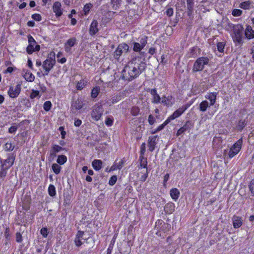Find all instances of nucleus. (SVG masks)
<instances>
[{
	"label": "nucleus",
	"mask_w": 254,
	"mask_h": 254,
	"mask_svg": "<svg viewBox=\"0 0 254 254\" xmlns=\"http://www.w3.org/2000/svg\"><path fill=\"white\" fill-rule=\"evenodd\" d=\"M146 68V64L141 61L139 56L133 55L130 61L122 71L123 78L127 80H132L138 76Z\"/></svg>",
	"instance_id": "1"
},
{
	"label": "nucleus",
	"mask_w": 254,
	"mask_h": 254,
	"mask_svg": "<svg viewBox=\"0 0 254 254\" xmlns=\"http://www.w3.org/2000/svg\"><path fill=\"white\" fill-rule=\"evenodd\" d=\"M230 27L232 30L231 37L234 43L238 45H242L243 43V35L244 28L243 25L240 24H231Z\"/></svg>",
	"instance_id": "2"
},
{
	"label": "nucleus",
	"mask_w": 254,
	"mask_h": 254,
	"mask_svg": "<svg viewBox=\"0 0 254 254\" xmlns=\"http://www.w3.org/2000/svg\"><path fill=\"white\" fill-rule=\"evenodd\" d=\"M209 62V59L206 57L198 58L193 64L192 70L195 72L202 70L205 65L208 64Z\"/></svg>",
	"instance_id": "3"
},
{
	"label": "nucleus",
	"mask_w": 254,
	"mask_h": 254,
	"mask_svg": "<svg viewBox=\"0 0 254 254\" xmlns=\"http://www.w3.org/2000/svg\"><path fill=\"white\" fill-rule=\"evenodd\" d=\"M243 144V138L238 140L230 148L228 153L230 158H232L240 151Z\"/></svg>",
	"instance_id": "4"
},
{
	"label": "nucleus",
	"mask_w": 254,
	"mask_h": 254,
	"mask_svg": "<svg viewBox=\"0 0 254 254\" xmlns=\"http://www.w3.org/2000/svg\"><path fill=\"white\" fill-rule=\"evenodd\" d=\"M104 112V109L101 105L96 104L93 108L91 113L92 118L95 121H98L101 118Z\"/></svg>",
	"instance_id": "5"
},
{
	"label": "nucleus",
	"mask_w": 254,
	"mask_h": 254,
	"mask_svg": "<svg viewBox=\"0 0 254 254\" xmlns=\"http://www.w3.org/2000/svg\"><path fill=\"white\" fill-rule=\"evenodd\" d=\"M129 50V46L126 43L120 44L115 51L114 52V56L115 59L119 60L120 56L123 53H127Z\"/></svg>",
	"instance_id": "6"
},
{
	"label": "nucleus",
	"mask_w": 254,
	"mask_h": 254,
	"mask_svg": "<svg viewBox=\"0 0 254 254\" xmlns=\"http://www.w3.org/2000/svg\"><path fill=\"white\" fill-rule=\"evenodd\" d=\"M56 63L55 59L52 58H48L46 60L43 64V68L45 69V72L43 75H47L49 74V71L53 67L54 65Z\"/></svg>",
	"instance_id": "7"
},
{
	"label": "nucleus",
	"mask_w": 254,
	"mask_h": 254,
	"mask_svg": "<svg viewBox=\"0 0 254 254\" xmlns=\"http://www.w3.org/2000/svg\"><path fill=\"white\" fill-rule=\"evenodd\" d=\"M21 92V85L17 84L15 87L10 86L8 90V94L10 98H15L18 96Z\"/></svg>",
	"instance_id": "8"
},
{
	"label": "nucleus",
	"mask_w": 254,
	"mask_h": 254,
	"mask_svg": "<svg viewBox=\"0 0 254 254\" xmlns=\"http://www.w3.org/2000/svg\"><path fill=\"white\" fill-rule=\"evenodd\" d=\"M188 108L187 106H183L176 111L167 119L170 122L180 116Z\"/></svg>",
	"instance_id": "9"
},
{
	"label": "nucleus",
	"mask_w": 254,
	"mask_h": 254,
	"mask_svg": "<svg viewBox=\"0 0 254 254\" xmlns=\"http://www.w3.org/2000/svg\"><path fill=\"white\" fill-rule=\"evenodd\" d=\"M158 140V136L157 135L149 137L148 145L150 151L152 152L154 150Z\"/></svg>",
	"instance_id": "10"
},
{
	"label": "nucleus",
	"mask_w": 254,
	"mask_h": 254,
	"mask_svg": "<svg viewBox=\"0 0 254 254\" xmlns=\"http://www.w3.org/2000/svg\"><path fill=\"white\" fill-rule=\"evenodd\" d=\"M193 126V124L190 121H187L184 126L181 127L177 131L176 135L177 136L182 134L185 131L189 130Z\"/></svg>",
	"instance_id": "11"
},
{
	"label": "nucleus",
	"mask_w": 254,
	"mask_h": 254,
	"mask_svg": "<svg viewBox=\"0 0 254 254\" xmlns=\"http://www.w3.org/2000/svg\"><path fill=\"white\" fill-rule=\"evenodd\" d=\"M84 235V232L82 231H78L75 236V238L74 239V243L75 245L77 247H80L82 245L83 243L82 242V240H86V239H85L83 237V236Z\"/></svg>",
	"instance_id": "12"
},
{
	"label": "nucleus",
	"mask_w": 254,
	"mask_h": 254,
	"mask_svg": "<svg viewBox=\"0 0 254 254\" xmlns=\"http://www.w3.org/2000/svg\"><path fill=\"white\" fill-rule=\"evenodd\" d=\"M76 43V39L73 37L69 39L64 44L65 51L67 53H70L71 47H73Z\"/></svg>",
	"instance_id": "13"
},
{
	"label": "nucleus",
	"mask_w": 254,
	"mask_h": 254,
	"mask_svg": "<svg viewBox=\"0 0 254 254\" xmlns=\"http://www.w3.org/2000/svg\"><path fill=\"white\" fill-rule=\"evenodd\" d=\"M245 37L248 40H251L254 38V30L250 25H247L244 31Z\"/></svg>",
	"instance_id": "14"
},
{
	"label": "nucleus",
	"mask_w": 254,
	"mask_h": 254,
	"mask_svg": "<svg viewBox=\"0 0 254 254\" xmlns=\"http://www.w3.org/2000/svg\"><path fill=\"white\" fill-rule=\"evenodd\" d=\"M233 225L235 229H238L243 225V218L241 216L234 215L232 217Z\"/></svg>",
	"instance_id": "15"
},
{
	"label": "nucleus",
	"mask_w": 254,
	"mask_h": 254,
	"mask_svg": "<svg viewBox=\"0 0 254 254\" xmlns=\"http://www.w3.org/2000/svg\"><path fill=\"white\" fill-rule=\"evenodd\" d=\"M14 159L15 158L14 157L12 156H8L2 163L1 167L8 170L13 165Z\"/></svg>",
	"instance_id": "16"
},
{
	"label": "nucleus",
	"mask_w": 254,
	"mask_h": 254,
	"mask_svg": "<svg viewBox=\"0 0 254 254\" xmlns=\"http://www.w3.org/2000/svg\"><path fill=\"white\" fill-rule=\"evenodd\" d=\"M98 24L97 20H93L92 21L89 28V33L91 35H94L98 32Z\"/></svg>",
	"instance_id": "17"
},
{
	"label": "nucleus",
	"mask_w": 254,
	"mask_h": 254,
	"mask_svg": "<svg viewBox=\"0 0 254 254\" xmlns=\"http://www.w3.org/2000/svg\"><path fill=\"white\" fill-rule=\"evenodd\" d=\"M40 46L36 44H29L26 48V52L29 54H32L34 52L39 51Z\"/></svg>",
	"instance_id": "18"
},
{
	"label": "nucleus",
	"mask_w": 254,
	"mask_h": 254,
	"mask_svg": "<svg viewBox=\"0 0 254 254\" xmlns=\"http://www.w3.org/2000/svg\"><path fill=\"white\" fill-rule=\"evenodd\" d=\"M61 4L59 1H56L53 5V9L54 12L55 13L56 15L58 17L61 16L63 14V12L61 9Z\"/></svg>",
	"instance_id": "19"
},
{
	"label": "nucleus",
	"mask_w": 254,
	"mask_h": 254,
	"mask_svg": "<svg viewBox=\"0 0 254 254\" xmlns=\"http://www.w3.org/2000/svg\"><path fill=\"white\" fill-rule=\"evenodd\" d=\"M174 102V100L173 99V98L171 96H164L161 98V100L160 103L162 104L167 106H172Z\"/></svg>",
	"instance_id": "20"
},
{
	"label": "nucleus",
	"mask_w": 254,
	"mask_h": 254,
	"mask_svg": "<svg viewBox=\"0 0 254 254\" xmlns=\"http://www.w3.org/2000/svg\"><path fill=\"white\" fill-rule=\"evenodd\" d=\"M150 94L153 96L152 102L155 104L160 103L161 98L160 96L157 94L156 89H152L150 91Z\"/></svg>",
	"instance_id": "21"
},
{
	"label": "nucleus",
	"mask_w": 254,
	"mask_h": 254,
	"mask_svg": "<svg viewBox=\"0 0 254 254\" xmlns=\"http://www.w3.org/2000/svg\"><path fill=\"white\" fill-rule=\"evenodd\" d=\"M170 194L171 198L176 201L180 196V192L177 188H172L170 190Z\"/></svg>",
	"instance_id": "22"
},
{
	"label": "nucleus",
	"mask_w": 254,
	"mask_h": 254,
	"mask_svg": "<svg viewBox=\"0 0 254 254\" xmlns=\"http://www.w3.org/2000/svg\"><path fill=\"white\" fill-rule=\"evenodd\" d=\"M175 205L173 202L167 203L164 207V211L168 214H172L175 210Z\"/></svg>",
	"instance_id": "23"
},
{
	"label": "nucleus",
	"mask_w": 254,
	"mask_h": 254,
	"mask_svg": "<svg viewBox=\"0 0 254 254\" xmlns=\"http://www.w3.org/2000/svg\"><path fill=\"white\" fill-rule=\"evenodd\" d=\"M121 100V96L120 95H116L112 97L111 99L107 101V103L109 106L115 104Z\"/></svg>",
	"instance_id": "24"
},
{
	"label": "nucleus",
	"mask_w": 254,
	"mask_h": 254,
	"mask_svg": "<svg viewBox=\"0 0 254 254\" xmlns=\"http://www.w3.org/2000/svg\"><path fill=\"white\" fill-rule=\"evenodd\" d=\"M217 93L215 92L208 93L205 98L210 101V105H213L215 102Z\"/></svg>",
	"instance_id": "25"
},
{
	"label": "nucleus",
	"mask_w": 254,
	"mask_h": 254,
	"mask_svg": "<svg viewBox=\"0 0 254 254\" xmlns=\"http://www.w3.org/2000/svg\"><path fill=\"white\" fill-rule=\"evenodd\" d=\"M239 7L244 10L250 9L252 7V2L249 0L242 2Z\"/></svg>",
	"instance_id": "26"
},
{
	"label": "nucleus",
	"mask_w": 254,
	"mask_h": 254,
	"mask_svg": "<svg viewBox=\"0 0 254 254\" xmlns=\"http://www.w3.org/2000/svg\"><path fill=\"white\" fill-rule=\"evenodd\" d=\"M103 162L100 160H94L92 163V166L94 170L99 171L102 168Z\"/></svg>",
	"instance_id": "27"
},
{
	"label": "nucleus",
	"mask_w": 254,
	"mask_h": 254,
	"mask_svg": "<svg viewBox=\"0 0 254 254\" xmlns=\"http://www.w3.org/2000/svg\"><path fill=\"white\" fill-rule=\"evenodd\" d=\"M133 50L135 52H138L140 56L143 55L144 52H141V50L143 49V47L141 46L140 43L137 42H134L133 43Z\"/></svg>",
	"instance_id": "28"
},
{
	"label": "nucleus",
	"mask_w": 254,
	"mask_h": 254,
	"mask_svg": "<svg viewBox=\"0 0 254 254\" xmlns=\"http://www.w3.org/2000/svg\"><path fill=\"white\" fill-rule=\"evenodd\" d=\"M247 122L246 120H240L237 124V129L240 131L242 130L246 126Z\"/></svg>",
	"instance_id": "29"
},
{
	"label": "nucleus",
	"mask_w": 254,
	"mask_h": 254,
	"mask_svg": "<svg viewBox=\"0 0 254 254\" xmlns=\"http://www.w3.org/2000/svg\"><path fill=\"white\" fill-rule=\"evenodd\" d=\"M208 107L209 104L208 101L204 100L200 103L199 109L201 112H204L207 110V109Z\"/></svg>",
	"instance_id": "30"
},
{
	"label": "nucleus",
	"mask_w": 254,
	"mask_h": 254,
	"mask_svg": "<svg viewBox=\"0 0 254 254\" xmlns=\"http://www.w3.org/2000/svg\"><path fill=\"white\" fill-rule=\"evenodd\" d=\"M139 165L141 168L147 169V159L144 157V156H139Z\"/></svg>",
	"instance_id": "31"
},
{
	"label": "nucleus",
	"mask_w": 254,
	"mask_h": 254,
	"mask_svg": "<svg viewBox=\"0 0 254 254\" xmlns=\"http://www.w3.org/2000/svg\"><path fill=\"white\" fill-rule=\"evenodd\" d=\"M121 2L122 0H111V3L112 5L113 8L115 10L119 9Z\"/></svg>",
	"instance_id": "32"
},
{
	"label": "nucleus",
	"mask_w": 254,
	"mask_h": 254,
	"mask_svg": "<svg viewBox=\"0 0 254 254\" xmlns=\"http://www.w3.org/2000/svg\"><path fill=\"white\" fill-rule=\"evenodd\" d=\"M67 161V158L65 155H59L57 160V162L60 165L64 164Z\"/></svg>",
	"instance_id": "33"
},
{
	"label": "nucleus",
	"mask_w": 254,
	"mask_h": 254,
	"mask_svg": "<svg viewBox=\"0 0 254 254\" xmlns=\"http://www.w3.org/2000/svg\"><path fill=\"white\" fill-rule=\"evenodd\" d=\"M124 162L123 160H121L118 163L114 165L111 167V169L112 170H115L117 169H121L124 166Z\"/></svg>",
	"instance_id": "34"
},
{
	"label": "nucleus",
	"mask_w": 254,
	"mask_h": 254,
	"mask_svg": "<svg viewBox=\"0 0 254 254\" xmlns=\"http://www.w3.org/2000/svg\"><path fill=\"white\" fill-rule=\"evenodd\" d=\"M48 193L51 196H54L56 194V189L54 185H50L48 188Z\"/></svg>",
	"instance_id": "35"
},
{
	"label": "nucleus",
	"mask_w": 254,
	"mask_h": 254,
	"mask_svg": "<svg viewBox=\"0 0 254 254\" xmlns=\"http://www.w3.org/2000/svg\"><path fill=\"white\" fill-rule=\"evenodd\" d=\"M40 97H41V95H40V93H39V91L35 90L34 89H32L31 90V92L30 95V98L31 99H33L37 97L39 98Z\"/></svg>",
	"instance_id": "36"
},
{
	"label": "nucleus",
	"mask_w": 254,
	"mask_h": 254,
	"mask_svg": "<svg viewBox=\"0 0 254 254\" xmlns=\"http://www.w3.org/2000/svg\"><path fill=\"white\" fill-rule=\"evenodd\" d=\"M215 52L217 55L219 57L221 56V54L222 53V43L219 42L217 44V50L215 49Z\"/></svg>",
	"instance_id": "37"
},
{
	"label": "nucleus",
	"mask_w": 254,
	"mask_h": 254,
	"mask_svg": "<svg viewBox=\"0 0 254 254\" xmlns=\"http://www.w3.org/2000/svg\"><path fill=\"white\" fill-rule=\"evenodd\" d=\"M86 83L87 82L84 80H80L77 84V89L79 90L82 89L86 86Z\"/></svg>",
	"instance_id": "38"
},
{
	"label": "nucleus",
	"mask_w": 254,
	"mask_h": 254,
	"mask_svg": "<svg viewBox=\"0 0 254 254\" xmlns=\"http://www.w3.org/2000/svg\"><path fill=\"white\" fill-rule=\"evenodd\" d=\"M100 92V88L98 86H96L94 87L91 92V97L93 98H95L97 97Z\"/></svg>",
	"instance_id": "39"
},
{
	"label": "nucleus",
	"mask_w": 254,
	"mask_h": 254,
	"mask_svg": "<svg viewBox=\"0 0 254 254\" xmlns=\"http://www.w3.org/2000/svg\"><path fill=\"white\" fill-rule=\"evenodd\" d=\"M114 122V118L111 116L107 117L105 121L106 125L108 127H111L113 125Z\"/></svg>",
	"instance_id": "40"
},
{
	"label": "nucleus",
	"mask_w": 254,
	"mask_h": 254,
	"mask_svg": "<svg viewBox=\"0 0 254 254\" xmlns=\"http://www.w3.org/2000/svg\"><path fill=\"white\" fill-rule=\"evenodd\" d=\"M25 79L29 82H32L34 80L35 77L30 72L26 73L24 75Z\"/></svg>",
	"instance_id": "41"
},
{
	"label": "nucleus",
	"mask_w": 254,
	"mask_h": 254,
	"mask_svg": "<svg viewBox=\"0 0 254 254\" xmlns=\"http://www.w3.org/2000/svg\"><path fill=\"white\" fill-rule=\"evenodd\" d=\"M52 169L54 171V172L56 174H58L60 173V171H61V167L57 164L56 163H54L52 165Z\"/></svg>",
	"instance_id": "42"
},
{
	"label": "nucleus",
	"mask_w": 254,
	"mask_h": 254,
	"mask_svg": "<svg viewBox=\"0 0 254 254\" xmlns=\"http://www.w3.org/2000/svg\"><path fill=\"white\" fill-rule=\"evenodd\" d=\"M147 37L146 36H143L140 39V43L141 46L144 47L146 46L147 43Z\"/></svg>",
	"instance_id": "43"
},
{
	"label": "nucleus",
	"mask_w": 254,
	"mask_h": 254,
	"mask_svg": "<svg viewBox=\"0 0 254 254\" xmlns=\"http://www.w3.org/2000/svg\"><path fill=\"white\" fill-rule=\"evenodd\" d=\"M14 145L11 142H7L5 144L4 148L6 151H12L14 148Z\"/></svg>",
	"instance_id": "44"
},
{
	"label": "nucleus",
	"mask_w": 254,
	"mask_h": 254,
	"mask_svg": "<svg viewBox=\"0 0 254 254\" xmlns=\"http://www.w3.org/2000/svg\"><path fill=\"white\" fill-rule=\"evenodd\" d=\"M242 13L243 11L242 10L237 8L234 9L232 12V14L233 16L235 17L240 16L242 14Z\"/></svg>",
	"instance_id": "45"
},
{
	"label": "nucleus",
	"mask_w": 254,
	"mask_h": 254,
	"mask_svg": "<svg viewBox=\"0 0 254 254\" xmlns=\"http://www.w3.org/2000/svg\"><path fill=\"white\" fill-rule=\"evenodd\" d=\"M72 106L77 110H80L83 107L82 103L78 100L75 101Z\"/></svg>",
	"instance_id": "46"
},
{
	"label": "nucleus",
	"mask_w": 254,
	"mask_h": 254,
	"mask_svg": "<svg viewBox=\"0 0 254 254\" xmlns=\"http://www.w3.org/2000/svg\"><path fill=\"white\" fill-rule=\"evenodd\" d=\"M7 169L4 168L1 166V169L0 171V178L2 180L4 179L7 174Z\"/></svg>",
	"instance_id": "47"
},
{
	"label": "nucleus",
	"mask_w": 254,
	"mask_h": 254,
	"mask_svg": "<svg viewBox=\"0 0 254 254\" xmlns=\"http://www.w3.org/2000/svg\"><path fill=\"white\" fill-rule=\"evenodd\" d=\"M51 107L52 103L50 101H46L43 105L44 110L47 112L50 110Z\"/></svg>",
	"instance_id": "48"
},
{
	"label": "nucleus",
	"mask_w": 254,
	"mask_h": 254,
	"mask_svg": "<svg viewBox=\"0 0 254 254\" xmlns=\"http://www.w3.org/2000/svg\"><path fill=\"white\" fill-rule=\"evenodd\" d=\"M51 149L56 153H59L60 151L64 150V148H63L61 146L56 144L53 145Z\"/></svg>",
	"instance_id": "49"
},
{
	"label": "nucleus",
	"mask_w": 254,
	"mask_h": 254,
	"mask_svg": "<svg viewBox=\"0 0 254 254\" xmlns=\"http://www.w3.org/2000/svg\"><path fill=\"white\" fill-rule=\"evenodd\" d=\"M142 175L140 177L139 180L142 182H144L146 180V179L148 177V169H146L145 171L143 173H142Z\"/></svg>",
	"instance_id": "50"
},
{
	"label": "nucleus",
	"mask_w": 254,
	"mask_h": 254,
	"mask_svg": "<svg viewBox=\"0 0 254 254\" xmlns=\"http://www.w3.org/2000/svg\"><path fill=\"white\" fill-rule=\"evenodd\" d=\"M139 113V109L137 107H133L131 110V114L134 116H136Z\"/></svg>",
	"instance_id": "51"
},
{
	"label": "nucleus",
	"mask_w": 254,
	"mask_h": 254,
	"mask_svg": "<svg viewBox=\"0 0 254 254\" xmlns=\"http://www.w3.org/2000/svg\"><path fill=\"white\" fill-rule=\"evenodd\" d=\"M92 5L91 3H87L84 5V11L85 15L89 13L91 8L92 7Z\"/></svg>",
	"instance_id": "52"
},
{
	"label": "nucleus",
	"mask_w": 254,
	"mask_h": 254,
	"mask_svg": "<svg viewBox=\"0 0 254 254\" xmlns=\"http://www.w3.org/2000/svg\"><path fill=\"white\" fill-rule=\"evenodd\" d=\"M117 181V177L116 176L114 175L112 176L109 180V184L111 186H113L115 184Z\"/></svg>",
	"instance_id": "53"
},
{
	"label": "nucleus",
	"mask_w": 254,
	"mask_h": 254,
	"mask_svg": "<svg viewBox=\"0 0 254 254\" xmlns=\"http://www.w3.org/2000/svg\"><path fill=\"white\" fill-rule=\"evenodd\" d=\"M146 151V144L145 143H142L140 146V156H144Z\"/></svg>",
	"instance_id": "54"
},
{
	"label": "nucleus",
	"mask_w": 254,
	"mask_h": 254,
	"mask_svg": "<svg viewBox=\"0 0 254 254\" xmlns=\"http://www.w3.org/2000/svg\"><path fill=\"white\" fill-rule=\"evenodd\" d=\"M41 234L44 238H46L48 235V229L47 228H43L40 231Z\"/></svg>",
	"instance_id": "55"
},
{
	"label": "nucleus",
	"mask_w": 254,
	"mask_h": 254,
	"mask_svg": "<svg viewBox=\"0 0 254 254\" xmlns=\"http://www.w3.org/2000/svg\"><path fill=\"white\" fill-rule=\"evenodd\" d=\"M193 0H187L188 9H190V10L192 7H193Z\"/></svg>",
	"instance_id": "56"
},
{
	"label": "nucleus",
	"mask_w": 254,
	"mask_h": 254,
	"mask_svg": "<svg viewBox=\"0 0 254 254\" xmlns=\"http://www.w3.org/2000/svg\"><path fill=\"white\" fill-rule=\"evenodd\" d=\"M32 18L37 21H40L42 19V17L40 14L38 13L34 14L32 15Z\"/></svg>",
	"instance_id": "57"
},
{
	"label": "nucleus",
	"mask_w": 254,
	"mask_h": 254,
	"mask_svg": "<svg viewBox=\"0 0 254 254\" xmlns=\"http://www.w3.org/2000/svg\"><path fill=\"white\" fill-rule=\"evenodd\" d=\"M170 122V121L167 119L163 124H162V125H160L157 128V130H158V131L162 130L165 126H166Z\"/></svg>",
	"instance_id": "58"
},
{
	"label": "nucleus",
	"mask_w": 254,
	"mask_h": 254,
	"mask_svg": "<svg viewBox=\"0 0 254 254\" xmlns=\"http://www.w3.org/2000/svg\"><path fill=\"white\" fill-rule=\"evenodd\" d=\"M16 241L18 243H21L22 242V235L19 232L16 233Z\"/></svg>",
	"instance_id": "59"
},
{
	"label": "nucleus",
	"mask_w": 254,
	"mask_h": 254,
	"mask_svg": "<svg viewBox=\"0 0 254 254\" xmlns=\"http://www.w3.org/2000/svg\"><path fill=\"white\" fill-rule=\"evenodd\" d=\"M148 121L150 125H152L153 124H154L155 122V119L152 115H150L148 117Z\"/></svg>",
	"instance_id": "60"
},
{
	"label": "nucleus",
	"mask_w": 254,
	"mask_h": 254,
	"mask_svg": "<svg viewBox=\"0 0 254 254\" xmlns=\"http://www.w3.org/2000/svg\"><path fill=\"white\" fill-rule=\"evenodd\" d=\"M22 103H23V104L28 108H30L31 107V103L28 99L26 98L23 99Z\"/></svg>",
	"instance_id": "61"
},
{
	"label": "nucleus",
	"mask_w": 254,
	"mask_h": 254,
	"mask_svg": "<svg viewBox=\"0 0 254 254\" xmlns=\"http://www.w3.org/2000/svg\"><path fill=\"white\" fill-rule=\"evenodd\" d=\"M27 38L29 44H36V42L31 35H28Z\"/></svg>",
	"instance_id": "62"
},
{
	"label": "nucleus",
	"mask_w": 254,
	"mask_h": 254,
	"mask_svg": "<svg viewBox=\"0 0 254 254\" xmlns=\"http://www.w3.org/2000/svg\"><path fill=\"white\" fill-rule=\"evenodd\" d=\"M4 236L6 239H8L10 236V230L9 228H6L4 232Z\"/></svg>",
	"instance_id": "63"
},
{
	"label": "nucleus",
	"mask_w": 254,
	"mask_h": 254,
	"mask_svg": "<svg viewBox=\"0 0 254 254\" xmlns=\"http://www.w3.org/2000/svg\"><path fill=\"white\" fill-rule=\"evenodd\" d=\"M196 48L193 47L190 49V57H195L196 56L195 52Z\"/></svg>",
	"instance_id": "64"
}]
</instances>
